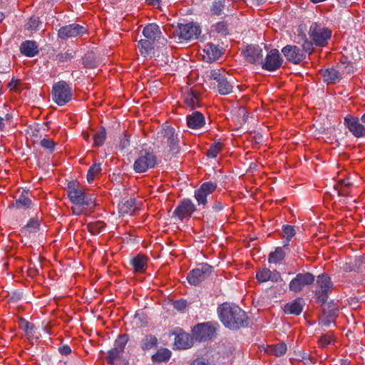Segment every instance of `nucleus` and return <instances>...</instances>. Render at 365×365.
<instances>
[{"label": "nucleus", "instance_id": "1", "mask_svg": "<svg viewBox=\"0 0 365 365\" xmlns=\"http://www.w3.org/2000/svg\"><path fill=\"white\" fill-rule=\"evenodd\" d=\"M303 29H305V25H300L298 28V35L299 38L302 41V47L306 51H308L309 54L313 52V46L318 47L326 46L332 35V31L330 29L319 22H312L309 26L308 35L310 40L307 38L304 33L301 34Z\"/></svg>", "mask_w": 365, "mask_h": 365}, {"label": "nucleus", "instance_id": "2", "mask_svg": "<svg viewBox=\"0 0 365 365\" xmlns=\"http://www.w3.org/2000/svg\"><path fill=\"white\" fill-rule=\"evenodd\" d=\"M217 311L220 322L227 329L237 331L249 324L247 313L235 304L222 303Z\"/></svg>", "mask_w": 365, "mask_h": 365}, {"label": "nucleus", "instance_id": "3", "mask_svg": "<svg viewBox=\"0 0 365 365\" xmlns=\"http://www.w3.org/2000/svg\"><path fill=\"white\" fill-rule=\"evenodd\" d=\"M180 137L173 127L163 125L154 136L153 145L158 148H168L169 151L173 154L180 152Z\"/></svg>", "mask_w": 365, "mask_h": 365}, {"label": "nucleus", "instance_id": "4", "mask_svg": "<svg viewBox=\"0 0 365 365\" xmlns=\"http://www.w3.org/2000/svg\"><path fill=\"white\" fill-rule=\"evenodd\" d=\"M68 197L73 205H86L88 210H93L96 206V197L88 194L81 189L76 187L75 182H69L67 188Z\"/></svg>", "mask_w": 365, "mask_h": 365}, {"label": "nucleus", "instance_id": "5", "mask_svg": "<svg viewBox=\"0 0 365 365\" xmlns=\"http://www.w3.org/2000/svg\"><path fill=\"white\" fill-rule=\"evenodd\" d=\"M158 165V158L156 155L146 149H142L139 151L133 168L135 173H143L149 169H153Z\"/></svg>", "mask_w": 365, "mask_h": 365}, {"label": "nucleus", "instance_id": "6", "mask_svg": "<svg viewBox=\"0 0 365 365\" xmlns=\"http://www.w3.org/2000/svg\"><path fill=\"white\" fill-rule=\"evenodd\" d=\"M73 97L71 84L65 81H60L52 87V99L59 106L70 102Z\"/></svg>", "mask_w": 365, "mask_h": 365}, {"label": "nucleus", "instance_id": "7", "mask_svg": "<svg viewBox=\"0 0 365 365\" xmlns=\"http://www.w3.org/2000/svg\"><path fill=\"white\" fill-rule=\"evenodd\" d=\"M220 325L216 322L200 323L192 329V334L195 341L199 342L212 339L217 334Z\"/></svg>", "mask_w": 365, "mask_h": 365}, {"label": "nucleus", "instance_id": "8", "mask_svg": "<svg viewBox=\"0 0 365 365\" xmlns=\"http://www.w3.org/2000/svg\"><path fill=\"white\" fill-rule=\"evenodd\" d=\"M214 271V267L207 263H200L195 268L191 269L187 280L190 284L197 286L207 279Z\"/></svg>", "mask_w": 365, "mask_h": 365}, {"label": "nucleus", "instance_id": "9", "mask_svg": "<svg viewBox=\"0 0 365 365\" xmlns=\"http://www.w3.org/2000/svg\"><path fill=\"white\" fill-rule=\"evenodd\" d=\"M207 76L217 83V89L220 95L226 96L232 92V80L228 79L224 71L212 69L210 71Z\"/></svg>", "mask_w": 365, "mask_h": 365}, {"label": "nucleus", "instance_id": "10", "mask_svg": "<svg viewBox=\"0 0 365 365\" xmlns=\"http://www.w3.org/2000/svg\"><path fill=\"white\" fill-rule=\"evenodd\" d=\"M317 284V287L315 292L317 301L322 304H324L327 302L329 296L334 286L333 282L327 274L322 273L318 275Z\"/></svg>", "mask_w": 365, "mask_h": 365}, {"label": "nucleus", "instance_id": "11", "mask_svg": "<svg viewBox=\"0 0 365 365\" xmlns=\"http://www.w3.org/2000/svg\"><path fill=\"white\" fill-rule=\"evenodd\" d=\"M196 210L197 207L193 202L189 198H184L179 201L173 212L172 217L182 221L190 218Z\"/></svg>", "mask_w": 365, "mask_h": 365}, {"label": "nucleus", "instance_id": "12", "mask_svg": "<svg viewBox=\"0 0 365 365\" xmlns=\"http://www.w3.org/2000/svg\"><path fill=\"white\" fill-rule=\"evenodd\" d=\"M176 32L180 40L189 41L199 37L201 34V29L200 26L193 22L185 24H178Z\"/></svg>", "mask_w": 365, "mask_h": 365}, {"label": "nucleus", "instance_id": "13", "mask_svg": "<svg viewBox=\"0 0 365 365\" xmlns=\"http://www.w3.org/2000/svg\"><path fill=\"white\" fill-rule=\"evenodd\" d=\"M128 340V334H124L118 335V338L114 341L113 348L108 351V356H106V361L109 364L113 365L115 361L122 356Z\"/></svg>", "mask_w": 365, "mask_h": 365}, {"label": "nucleus", "instance_id": "14", "mask_svg": "<svg viewBox=\"0 0 365 365\" xmlns=\"http://www.w3.org/2000/svg\"><path fill=\"white\" fill-rule=\"evenodd\" d=\"M284 59L277 48L271 49L263 58L261 67L263 70L274 72L282 65Z\"/></svg>", "mask_w": 365, "mask_h": 365}, {"label": "nucleus", "instance_id": "15", "mask_svg": "<svg viewBox=\"0 0 365 365\" xmlns=\"http://www.w3.org/2000/svg\"><path fill=\"white\" fill-rule=\"evenodd\" d=\"M217 185L215 182L207 181L203 182L194 191V197L198 206L205 207L207 205V197L216 190Z\"/></svg>", "mask_w": 365, "mask_h": 365}, {"label": "nucleus", "instance_id": "16", "mask_svg": "<svg viewBox=\"0 0 365 365\" xmlns=\"http://www.w3.org/2000/svg\"><path fill=\"white\" fill-rule=\"evenodd\" d=\"M282 53L286 60L294 64H299L306 58V51L304 48H300L295 45H286L282 48Z\"/></svg>", "mask_w": 365, "mask_h": 365}, {"label": "nucleus", "instance_id": "17", "mask_svg": "<svg viewBox=\"0 0 365 365\" xmlns=\"http://www.w3.org/2000/svg\"><path fill=\"white\" fill-rule=\"evenodd\" d=\"M315 281V276L310 272L298 273L289 282V290L301 292L305 286L311 285Z\"/></svg>", "mask_w": 365, "mask_h": 365}, {"label": "nucleus", "instance_id": "18", "mask_svg": "<svg viewBox=\"0 0 365 365\" xmlns=\"http://www.w3.org/2000/svg\"><path fill=\"white\" fill-rule=\"evenodd\" d=\"M242 53L247 62L255 65H262L264 54L262 48L259 45H249Z\"/></svg>", "mask_w": 365, "mask_h": 365}, {"label": "nucleus", "instance_id": "19", "mask_svg": "<svg viewBox=\"0 0 365 365\" xmlns=\"http://www.w3.org/2000/svg\"><path fill=\"white\" fill-rule=\"evenodd\" d=\"M87 32V29L79 24H71L61 26L58 31V36L61 39L82 36Z\"/></svg>", "mask_w": 365, "mask_h": 365}, {"label": "nucleus", "instance_id": "20", "mask_svg": "<svg viewBox=\"0 0 365 365\" xmlns=\"http://www.w3.org/2000/svg\"><path fill=\"white\" fill-rule=\"evenodd\" d=\"M344 124L354 137L361 138L365 136V126L359 122V118L348 115L344 118Z\"/></svg>", "mask_w": 365, "mask_h": 365}, {"label": "nucleus", "instance_id": "21", "mask_svg": "<svg viewBox=\"0 0 365 365\" xmlns=\"http://www.w3.org/2000/svg\"><path fill=\"white\" fill-rule=\"evenodd\" d=\"M194 340L192 334L190 335L180 329L175 335L174 346L178 349H187L193 346Z\"/></svg>", "mask_w": 365, "mask_h": 365}, {"label": "nucleus", "instance_id": "22", "mask_svg": "<svg viewBox=\"0 0 365 365\" xmlns=\"http://www.w3.org/2000/svg\"><path fill=\"white\" fill-rule=\"evenodd\" d=\"M225 208V205L221 200H215L211 205V208L205 211L203 213V217L206 219L207 223H210L212 226L217 218L218 214L222 211Z\"/></svg>", "mask_w": 365, "mask_h": 365}, {"label": "nucleus", "instance_id": "23", "mask_svg": "<svg viewBox=\"0 0 365 365\" xmlns=\"http://www.w3.org/2000/svg\"><path fill=\"white\" fill-rule=\"evenodd\" d=\"M186 123L188 128L193 130L202 128L206 123L205 117L201 112L193 111L186 117Z\"/></svg>", "mask_w": 365, "mask_h": 365}, {"label": "nucleus", "instance_id": "24", "mask_svg": "<svg viewBox=\"0 0 365 365\" xmlns=\"http://www.w3.org/2000/svg\"><path fill=\"white\" fill-rule=\"evenodd\" d=\"M320 73L324 81L328 84L336 83L342 78L339 65L336 67L332 66L326 69H322L320 70Z\"/></svg>", "mask_w": 365, "mask_h": 365}, {"label": "nucleus", "instance_id": "25", "mask_svg": "<svg viewBox=\"0 0 365 365\" xmlns=\"http://www.w3.org/2000/svg\"><path fill=\"white\" fill-rule=\"evenodd\" d=\"M256 278L260 283L266 282L268 281L277 282L282 279L281 274L279 272L276 270L272 272L267 267L259 269L256 273Z\"/></svg>", "mask_w": 365, "mask_h": 365}, {"label": "nucleus", "instance_id": "26", "mask_svg": "<svg viewBox=\"0 0 365 365\" xmlns=\"http://www.w3.org/2000/svg\"><path fill=\"white\" fill-rule=\"evenodd\" d=\"M33 203L29 197V191L24 190L17 199L14 200L10 205L9 208H16L18 210H26L32 207Z\"/></svg>", "mask_w": 365, "mask_h": 365}, {"label": "nucleus", "instance_id": "27", "mask_svg": "<svg viewBox=\"0 0 365 365\" xmlns=\"http://www.w3.org/2000/svg\"><path fill=\"white\" fill-rule=\"evenodd\" d=\"M304 301L302 298L298 297L292 302L286 304L284 307V313L288 314L300 315L303 311Z\"/></svg>", "mask_w": 365, "mask_h": 365}, {"label": "nucleus", "instance_id": "28", "mask_svg": "<svg viewBox=\"0 0 365 365\" xmlns=\"http://www.w3.org/2000/svg\"><path fill=\"white\" fill-rule=\"evenodd\" d=\"M19 50L21 54L29 58L36 56L39 52L36 42L30 40L23 41Z\"/></svg>", "mask_w": 365, "mask_h": 365}, {"label": "nucleus", "instance_id": "29", "mask_svg": "<svg viewBox=\"0 0 365 365\" xmlns=\"http://www.w3.org/2000/svg\"><path fill=\"white\" fill-rule=\"evenodd\" d=\"M204 52L206 53L204 58H207L209 61H214L219 59L223 53L222 48L212 43H208L205 46Z\"/></svg>", "mask_w": 365, "mask_h": 365}, {"label": "nucleus", "instance_id": "30", "mask_svg": "<svg viewBox=\"0 0 365 365\" xmlns=\"http://www.w3.org/2000/svg\"><path fill=\"white\" fill-rule=\"evenodd\" d=\"M158 344V338L152 334H145L139 343L140 348L144 352L149 351L157 347Z\"/></svg>", "mask_w": 365, "mask_h": 365}, {"label": "nucleus", "instance_id": "31", "mask_svg": "<svg viewBox=\"0 0 365 365\" xmlns=\"http://www.w3.org/2000/svg\"><path fill=\"white\" fill-rule=\"evenodd\" d=\"M161 31L160 27L155 24H149L146 25L143 30L144 38L155 41L160 38Z\"/></svg>", "mask_w": 365, "mask_h": 365}, {"label": "nucleus", "instance_id": "32", "mask_svg": "<svg viewBox=\"0 0 365 365\" xmlns=\"http://www.w3.org/2000/svg\"><path fill=\"white\" fill-rule=\"evenodd\" d=\"M118 208L122 215H134L138 208L135 198L130 197L125 201H122L118 204Z\"/></svg>", "mask_w": 365, "mask_h": 365}, {"label": "nucleus", "instance_id": "33", "mask_svg": "<svg viewBox=\"0 0 365 365\" xmlns=\"http://www.w3.org/2000/svg\"><path fill=\"white\" fill-rule=\"evenodd\" d=\"M148 257L143 255H138L130 259V264L135 272H143L147 267Z\"/></svg>", "mask_w": 365, "mask_h": 365}, {"label": "nucleus", "instance_id": "34", "mask_svg": "<svg viewBox=\"0 0 365 365\" xmlns=\"http://www.w3.org/2000/svg\"><path fill=\"white\" fill-rule=\"evenodd\" d=\"M40 229V222L38 218H31L26 225L21 228L20 232L24 236H29L31 233H36Z\"/></svg>", "mask_w": 365, "mask_h": 365}, {"label": "nucleus", "instance_id": "35", "mask_svg": "<svg viewBox=\"0 0 365 365\" xmlns=\"http://www.w3.org/2000/svg\"><path fill=\"white\" fill-rule=\"evenodd\" d=\"M154 41L149 39H140L138 43V47L140 54L144 57L149 56L154 50Z\"/></svg>", "mask_w": 365, "mask_h": 365}, {"label": "nucleus", "instance_id": "36", "mask_svg": "<svg viewBox=\"0 0 365 365\" xmlns=\"http://www.w3.org/2000/svg\"><path fill=\"white\" fill-rule=\"evenodd\" d=\"M171 351L166 348H160L151 356L153 363H161L168 361L171 357Z\"/></svg>", "mask_w": 365, "mask_h": 365}, {"label": "nucleus", "instance_id": "37", "mask_svg": "<svg viewBox=\"0 0 365 365\" xmlns=\"http://www.w3.org/2000/svg\"><path fill=\"white\" fill-rule=\"evenodd\" d=\"M183 101L187 106L192 109H195L200 106L198 96L192 89L184 94Z\"/></svg>", "mask_w": 365, "mask_h": 365}, {"label": "nucleus", "instance_id": "38", "mask_svg": "<svg viewBox=\"0 0 365 365\" xmlns=\"http://www.w3.org/2000/svg\"><path fill=\"white\" fill-rule=\"evenodd\" d=\"M322 309L323 315L328 317V318L336 319L338 316V307L333 301L323 304Z\"/></svg>", "mask_w": 365, "mask_h": 365}, {"label": "nucleus", "instance_id": "39", "mask_svg": "<svg viewBox=\"0 0 365 365\" xmlns=\"http://www.w3.org/2000/svg\"><path fill=\"white\" fill-rule=\"evenodd\" d=\"M285 258V252L280 247H277L274 252L269 253L268 256V262L271 264H279Z\"/></svg>", "mask_w": 365, "mask_h": 365}, {"label": "nucleus", "instance_id": "40", "mask_svg": "<svg viewBox=\"0 0 365 365\" xmlns=\"http://www.w3.org/2000/svg\"><path fill=\"white\" fill-rule=\"evenodd\" d=\"M133 322L138 327L144 328L148 324V317L143 311H138L133 317Z\"/></svg>", "mask_w": 365, "mask_h": 365}, {"label": "nucleus", "instance_id": "41", "mask_svg": "<svg viewBox=\"0 0 365 365\" xmlns=\"http://www.w3.org/2000/svg\"><path fill=\"white\" fill-rule=\"evenodd\" d=\"M225 9V0H213L210 6L212 14L220 16L222 14Z\"/></svg>", "mask_w": 365, "mask_h": 365}, {"label": "nucleus", "instance_id": "42", "mask_svg": "<svg viewBox=\"0 0 365 365\" xmlns=\"http://www.w3.org/2000/svg\"><path fill=\"white\" fill-rule=\"evenodd\" d=\"M93 146L100 147L103 145L106 138V131L104 127H100L99 130L94 134Z\"/></svg>", "mask_w": 365, "mask_h": 365}, {"label": "nucleus", "instance_id": "43", "mask_svg": "<svg viewBox=\"0 0 365 365\" xmlns=\"http://www.w3.org/2000/svg\"><path fill=\"white\" fill-rule=\"evenodd\" d=\"M83 64L86 68H94L98 66V61L93 53H87L82 59Z\"/></svg>", "mask_w": 365, "mask_h": 365}, {"label": "nucleus", "instance_id": "44", "mask_svg": "<svg viewBox=\"0 0 365 365\" xmlns=\"http://www.w3.org/2000/svg\"><path fill=\"white\" fill-rule=\"evenodd\" d=\"M101 172V164L94 163L88 169L86 175L87 181L91 183L95 178Z\"/></svg>", "mask_w": 365, "mask_h": 365}, {"label": "nucleus", "instance_id": "45", "mask_svg": "<svg viewBox=\"0 0 365 365\" xmlns=\"http://www.w3.org/2000/svg\"><path fill=\"white\" fill-rule=\"evenodd\" d=\"M213 31L216 32L217 34L226 37L230 35V29L228 28V25L225 21H219L216 23L212 26Z\"/></svg>", "mask_w": 365, "mask_h": 365}, {"label": "nucleus", "instance_id": "46", "mask_svg": "<svg viewBox=\"0 0 365 365\" xmlns=\"http://www.w3.org/2000/svg\"><path fill=\"white\" fill-rule=\"evenodd\" d=\"M282 233L284 237L286 238L285 243L284 247H288L289 241L292 237H294L296 234V231L294 227L289 225H284L282 226Z\"/></svg>", "mask_w": 365, "mask_h": 365}, {"label": "nucleus", "instance_id": "47", "mask_svg": "<svg viewBox=\"0 0 365 365\" xmlns=\"http://www.w3.org/2000/svg\"><path fill=\"white\" fill-rule=\"evenodd\" d=\"M19 327L25 331L27 336H33L34 335L36 327L34 324L21 318L20 319Z\"/></svg>", "mask_w": 365, "mask_h": 365}, {"label": "nucleus", "instance_id": "48", "mask_svg": "<svg viewBox=\"0 0 365 365\" xmlns=\"http://www.w3.org/2000/svg\"><path fill=\"white\" fill-rule=\"evenodd\" d=\"M88 231L92 235H98L105 227V223L102 221L90 222L87 225Z\"/></svg>", "mask_w": 365, "mask_h": 365}, {"label": "nucleus", "instance_id": "49", "mask_svg": "<svg viewBox=\"0 0 365 365\" xmlns=\"http://www.w3.org/2000/svg\"><path fill=\"white\" fill-rule=\"evenodd\" d=\"M287 345L285 343H279L270 346V352L277 356L284 355L287 351Z\"/></svg>", "mask_w": 365, "mask_h": 365}, {"label": "nucleus", "instance_id": "50", "mask_svg": "<svg viewBox=\"0 0 365 365\" xmlns=\"http://www.w3.org/2000/svg\"><path fill=\"white\" fill-rule=\"evenodd\" d=\"M40 145L52 154L56 150V143L51 138H44L41 140Z\"/></svg>", "mask_w": 365, "mask_h": 365}, {"label": "nucleus", "instance_id": "51", "mask_svg": "<svg viewBox=\"0 0 365 365\" xmlns=\"http://www.w3.org/2000/svg\"><path fill=\"white\" fill-rule=\"evenodd\" d=\"M222 148V144L221 143L215 142L212 143L207 152V157L212 158H216Z\"/></svg>", "mask_w": 365, "mask_h": 365}, {"label": "nucleus", "instance_id": "52", "mask_svg": "<svg viewBox=\"0 0 365 365\" xmlns=\"http://www.w3.org/2000/svg\"><path fill=\"white\" fill-rule=\"evenodd\" d=\"M75 56V51L68 50L65 53H59L56 55V59L59 63H63L71 60Z\"/></svg>", "mask_w": 365, "mask_h": 365}, {"label": "nucleus", "instance_id": "53", "mask_svg": "<svg viewBox=\"0 0 365 365\" xmlns=\"http://www.w3.org/2000/svg\"><path fill=\"white\" fill-rule=\"evenodd\" d=\"M339 68L341 73V76L344 74H351L354 72V67L350 62H341V63L339 64Z\"/></svg>", "mask_w": 365, "mask_h": 365}, {"label": "nucleus", "instance_id": "54", "mask_svg": "<svg viewBox=\"0 0 365 365\" xmlns=\"http://www.w3.org/2000/svg\"><path fill=\"white\" fill-rule=\"evenodd\" d=\"M41 24V21L39 20V18L38 16H31L28 23L26 25V27L28 30H37L39 24Z\"/></svg>", "mask_w": 365, "mask_h": 365}, {"label": "nucleus", "instance_id": "55", "mask_svg": "<svg viewBox=\"0 0 365 365\" xmlns=\"http://www.w3.org/2000/svg\"><path fill=\"white\" fill-rule=\"evenodd\" d=\"M130 145V137L127 134H123V136L120 139L119 148L121 150H128Z\"/></svg>", "mask_w": 365, "mask_h": 365}, {"label": "nucleus", "instance_id": "56", "mask_svg": "<svg viewBox=\"0 0 365 365\" xmlns=\"http://www.w3.org/2000/svg\"><path fill=\"white\" fill-rule=\"evenodd\" d=\"M333 338L330 334H324L318 339V343L322 347H325L330 344L332 341Z\"/></svg>", "mask_w": 365, "mask_h": 365}, {"label": "nucleus", "instance_id": "57", "mask_svg": "<svg viewBox=\"0 0 365 365\" xmlns=\"http://www.w3.org/2000/svg\"><path fill=\"white\" fill-rule=\"evenodd\" d=\"M173 308L179 312L184 311L187 307V302L183 299L176 300L173 303Z\"/></svg>", "mask_w": 365, "mask_h": 365}, {"label": "nucleus", "instance_id": "58", "mask_svg": "<svg viewBox=\"0 0 365 365\" xmlns=\"http://www.w3.org/2000/svg\"><path fill=\"white\" fill-rule=\"evenodd\" d=\"M71 210L75 215H80L85 211V210H88V208H86V205H73Z\"/></svg>", "mask_w": 365, "mask_h": 365}, {"label": "nucleus", "instance_id": "59", "mask_svg": "<svg viewBox=\"0 0 365 365\" xmlns=\"http://www.w3.org/2000/svg\"><path fill=\"white\" fill-rule=\"evenodd\" d=\"M336 319L328 318V317L322 315L319 319V324L323 327H328L331 323H334Z\"/></svg>", "mask_w": 365, "mask_h": 365}, {"label": "nucleus", "instance_id": "60", "mask_svg": "<svg viewBox=\"0 0 365 365\" xmlns=\"http://www.w3.org/2000/svg\"><path fill=\"white\" fill-rule=\"evenodd\" d=\"M191 365H215L211 364L207 359L204 357H198L192 361Z\"/></svg>", "mask_w": 365, "mask_h": 365}, {"label": "nucleus", "instance_id": "61", "mask_svg": "<svg viewBox=\"0 0 365 365\" xmlns=\"http://www.w3.org/2000/svg\"><path fill=\"white\" fill-rule=\"evenodd\" d=\"M339 182L343 187L339 191V195H346V192L344 190V187H349V186H351V182H350L347 180H341Z\"/></svg>", "mask_w": 365, "mask_h": 365}, {"label": "nucleus", "instance_id": "62", "mask_svg": "<svg viewBox=\"0 0 365 365\" xmlns=\"http://www.w3.org/2000/svg\"><path fill=\"white\" fill-rule=\"evenodd\" d=\"M20 81L13 78L8 84V87L11 91H16L19 89V85H20Z\"/></svg>", "mask_w": 365, "mask_h": 365}, {"label": "nucleus", "instance_id": "63", "mask_svg": "<svg viewBox=\"0 0 365 365\" xmlns=\"http://www.w3.org/2000/svg\"><path fill=\"white\" fill-rule=\"evenodd\" d=\"M22 298V293L20 292H14L9 297V302L15 303Z\"/></svg>", "mask_w": 365, "mask_h": 365}, {"label": "nucleus", "instance_id": "64", "mask_svg": "<svg viewBox=\"0 0 365 365\" xmlns=\"http://www.w3.org/2000/svg\"><path fill=\"white\" fill-rule=\"evenodd\" d=\"M58 351L62 355H68L71 353V349L68 344H63L58 348Z\"/></svg>", "mask_w": 365, "mask_h": 365}]
</instances>
